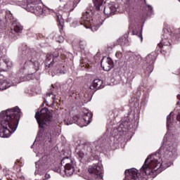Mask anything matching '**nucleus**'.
Segmentation results:
<instances>
[{
  "label": "nucleus",
  "mask_w": 180,
  "mask_h": 180,
  "mask_svg": "<svg viewBox=\"0 0 180 180\" xmlns=\"http://www.w3.org/2000/svg\"><path fill=\"white\" fill-rule=\"evenodd\" d=\"M161 167L162 159L160 158V154L150 155L141 167L139 174L136 168L126 170L124 180H148V178H155V171Z\"/></svg>",
  "instance_id": "nucleus-1"
},
{
  "label": "nucleus",
  "mask_w": 180,
  "mask_h": 180,
  "mask_svg": "<svg viewBox=\"0 0 180 180\" xmlns=\"http://www.w3.org/2000/svg\"><path fill=\"white\" fill-rule=\"evenodd\" d=\"M20 120V109L15 107L0 112V137L8 138L16 131Z\"/></svg>",
  "instance_id": "nucleus-2"
},
{
  "label": "nucleus",
  "mask_w": 180,
  "mask_h": 180,
  "mask_svg": "<svg viewBox=\"0 0 180 180\" xmlns=\"http://www.w3.org/2000/svg\"><path fill=\"white\" fill-rule=\"evenodd\" d=\"M25 60L24 64L20 67L19 70V74H25V77H16L15 75H11L7 80L10 86H15L20 82V81H30L33 79V73L40 70V63L38 60H33L30 53H27L25 56Z\"/></svg>",
  "instance_id": "nucleus-3"
},
{
  "label": "nucleus",
  "mask_w": 180,
  "mask_h": 180,
  "mask_svg": "<svg viewBox=\"0 0 180 180\" xmlns=\"http://www.w3.org/2000/svg\"><path fill=\"white\" fill-rule=\"evenodd\" d=\"M94 16V11L92 10L83 13L81 20H75L72 22V27H77L79 25H83L86 29H91L92 32H96L101 26H102V21L101 18H95Z\"/></svg>",
  "instance_id": "nucleus-4"
},
{
  "label": "nucleus",
  "mask_w": 180,
  "mask_h": 180,
  "mask_svg": "<svg viewBox=\"0 0 180 180\" xmlns=\"http://www.w3.org/2000/svg\"><path fill=\"white\" fill-rule=\"evenodd\" d=\"M75 153L80 161H87L91 157H94L96 151V143H82L80 140L77 141Z\"/></svg>",
  "instance_id": "nucleus-5"
},
{
  "label": "nucleus",
  "mask_w": 180,
  "mask_h": 180,
  "mask_svg": "<svg viewBox=\"0 0 180 180\" xmlns=\"http://www.w3.org/2000/svg\"><path fill=\"white\" fill-rule=\"evenodd\" d=\"M8 22L12 23V28L15 33H22L23 26L20 25V22H18V20L13 18L12 13H11L9 10L6 11L5 17L0 16V32H2V30L6 27Z\"/></svg>",
  "instance_id": "nucleus-6"
},
{
  "label": "nucleus",
  "mask_w": 180,
  "mask_h": 180,
  "mask_svg": "<svg viewBox=\"0 0 180 180\" xmlns=\"http://www.w3.org/2000/svg\"><path fill=\"white\" fill-rule=\"evenodd\" d=\"M53 116L47 108H44L35 114V119L39 124V129H44L50 124Z\"/></svg>",
  "instance_id": "nucleus-7"
},
{
  "label": "nucleus",
  "mask_w": 180,
  "mask_h": 180,
  "mask_svg": "<svg viewBox=\"0 0 180 180\" xmlns=\"http://www.w3.org/2000/svg\"><path fill=\"white\" fill-rule=\"evenodd\" d=\"M163 32L164 34L162 37V41L158 46L160 48L161 53L165 54V53H168L171 50L169 39H172V36H175V33L171 32V29L169 28H165Z\"/></svg>",
  "instance_id": "nucleus-8"
},
{
  "label": "nucleus",
  "mask_w": 180,
  "mask_h": 180,
  "mask_svg": "<svg viewBox=\"0 0 180 180\" xmlns=\"http://www.w3.org/2000/svg\"><path fill=\"white\" fill-rule=\"evenodd\" d=\"M65 164V165H64ZM60 165H63V167H58L57 169V172L60 174V175L66 176H71L72 174H74V172L75 171V169L74 168V166L72 165V160H71V158L66 157L64 158L61 162Z\"/></svg>",
  "instance_id": "nucleus-9"
},
{
  "label": "nucleus",
  "mask_w": 180,
  "mask_h": 180,
  "mask_svg": "<svg viewBox=\"0 0 180 180\" xmlns=\"http://www.w3.org/2000/svg\"><path fill=\"white\" fill-rule=\"evenodd\" d=\"M94 4L96 11H103L105 15H115V12L117 11V6L115 3L109 4L108 6H105V0H94Z\"/></svg>",
  "instance_id": "nucleus-10"
},
{
  "label": "nucleus",
  "mask_w": 180,
  "mask_h": 180,
  "mask_svg": "<svg viewBox=\"0 0 180 180\" xmlns=\"http://www.w3.org/2000/svg\"><path fill=\"white\" fill-rule=\"evenodd\" d=\"M81 115L83 119L82 121H81V119L77 115L73 117V120H75V123H77L79 127H85V126L89 124L92 120V112L88 109L83 108Z\"/></svg>",
  "instance_id": "nucleus-11"
},
{
  "label": "nucleus",
  "mask_w": 180,
  "mask_h": 180,
  "mask_svg": "<svg viewBox=\"0 0 180 180\" xmlns=\"http://www.w3.org/2000/svg\"><path fill=\"white\" fill-rule=\"evenodd\" d=\"M88 172L91 174L93 179L101 180L103 179V167L102 162H98L89 166Z\"/></svg>",
  "instance_id": "nucleus-12"
},
{
  "label": "nucleus",
  "mask_w": 180,
  "mask_h": 180,
  "mask_svg": "<svg viewBox=\"0 0 180 180\" xmlns=\"http://www.w3.org/2000/svg\"><path fill=\"white\" fill-rule=\"evenodd\" d=\"M130 130V122L124 121L121 123L117 128L112 129L111 134L113 139L119 140L123 134H126Z\"/></svg>",
  "instance_id": "nucleus-13"
},
{
  "label": "nucleus",
  "mask_w": 180,
  "mask_h": 180,
  "mask_svg": "<svg viewBox=\"0 0 180 180\" xmlns=\"http://www.w3.org/2000/svg\"><path fill=\"white\" fill-rule=\"evenodd\" d=\"M47 158V155H44L35 163V174H39V175H44L46 174V171L49 169Z\"/></svg>",
  "instance_id": "nucleus-14"
},
{
  "label": "nucleus",
  "mask_w": 180,
  "mask_h": 180,
  "mask_svg": "<svg viewBox=\"0 0 180 180\" xmlns=\"http://www.w3.org/2000/svg\"><path fill=\"white\" fill-rule=\"evenodd\" d=\"M27 4V9L30 12L34 13L38 12L39 15L43 13V8L40 6H36L37 4H40V0H25Z\"/></svg>",
  "instance_id": "nucleus-15"
},
{
  "label": "nucleus",
  "mask_w": 180,
  "mask_h": 180,
  "mask_svg": "<svg viewBox=\"0 0 180 180\" xmlns=\"http://www.w3.org/2000/svg\"><path fill=\"white\" fill-rule=\"evenodd\" d=\"M155 58H157V53L155 52H152L146 57V61L147 64L149 65V67L147 68V71H148V72H153Z\"/></svg>",
  "instance_id": "nucleus-16"
},
{
  "label": "nucleus",
  "mask_w": 180,
  "mask_h": 180,
  "mask_svg": "<svg viewBox=\"0 0 180 180\" xmlns=\"http://www.w3.org/2000/svg\"><path fill=\"white\" fill-rule=\"evenodd\" d=\"M101 65L104 71H110L113 68V61L110 58L104 57L101 60Z\"/></svg>",
  "instance_id": "nucleus-17"
},
{
  "label": "nucleus",
  "mask_w": 180,
  "mask_h": 180,
  "mask_svg": "<svg viewBox=\"0 0 180 180\" xmlns=\"http://www.w3.org/2000/svg\"><path fill=\"white\" fill-rule=\"evenodd\" d=\"M165 153L166 155H173L174 153L176 151V143L174 142H169L167 145L165 146Z\"/></svg>",
  "instance_id": "nucleus-18"
},
{
  "label": "nucleus",
  "mask_w": 180,
  "mask_h": 180,
  "mask_svg": "<svg viewBox=\"0 0 180 180\" xmlns=\"http://www.w3.org/2000/svg\"><path fill=\"white\" fill-rule=\"evenodd\" d=\"M59 54H60V50L56 51L55 52H53V54H51V53L47 54L46 60H45L46 67H47V65L49 67H51V65H53V61H54V58H57V57H58Z\"/></svg>",
  "instance_id": "nucleus-19"
},
{
  "label": "nucleus",
  "mask_w": 180,
  "mask_h": 180,
  "mask_svg": "<svg viewBox=\"0 0 180 180\" xmlns=\"http://www.w3.org/2000/svg\"><path fill=\"white\" fill-rule=\"evenodd\" d=\"M105 85L103 81L101 79H96L93 81L92 85L90 86L89 89L94 91V89H102Z\"/></svg>",
  "instance_id": "nucleus-20"
},
{
  "label": "nucleus",
  "mask_w": 180,
  "mask_h": 180,
  "mask_svg": "<svg viewBox=\"0 0 180 180\" xmlns=\"http://www.w3.org/2000/svg\"><path fill=\"white\" fill-rule=\"evenodd\" d=\"M11 85L6 79H0V91H5L10 88Z\"/></svg>",
  "instance_id": "nucleus-21"
},
{
  "label": "nucleus",
  "mask_w": 180,
  "mask_h": 180,
  "mask_svg": "<svg viewBox=\"0 0 180 180\" xmlns=\"http://www.w3.org/2000/svg\"><path fill=\"white\" fill-rule=\"evenodd\" d=\"M173 112H170L169 115L167 117V127L169 129L171 124L174 123V116L172 115Z\"/></svg>",
  "instance_id": "nucleus-22"
},
{
  "label": "nucleus",
  "mask_w": 180,
  "mask_h": 180,
  "mask_svg": "<svg viewBox=\"0 0 180 180\" xmlns=\"http://www.w3.org/2000/svg\"><path fill=\"white\" fill-rule=\"evenodd\" d=\"M74 9L71 8V5L70 4H66L65 5H64L63 12H71Z\"/></svg>",
  "instance_id": "nucleus-23"
},
{
  "label": "nucleus",
  "mask_w": 180,
  "mask_h": 180,
  "mask_svg": "<svg viewBox=\"0 0 180 180\" xmlns=\"http://www.w3.org/2000/svg\"><path fill=\"white\" fill-rule=\"evenodd\" d=\"M3 65H6V67L11 68L12 67V61L9 60L8 58L3 60Z\"/></svg>",
  "instance_id": "nucleus-24"
},
{
  "label": "nucleus",
  "mask_w": 180,
  "mask_h": 180,
  "mask_svg": "<svg viewBox=\"0 0 180 180\" xmlns=\"http://www.w3.org/2000/svg\"><path fill=\"white\" fill-rule=\"evenodd\" d=\"M67 72V70H62L60 68H58L56 70H55V74H56V75H63V74H65Z\"/></svg>",
  "instance_id": "nucleus-25"
},
{
  "label": "nucleus",
  "mask_w": 180,
  "mask_h": 180,
  "mask_svg": "<svg viewBox=\"0 0 180 180\" xmlns=\"http://www.w3.org/2000/svg\"><path fill=\"white\" fill-rule=\"evenodd\" d=\"M58 21L59 22V25L63 27V25H64V20H63V15H57Z\"/></svg>",
  "instance_id": "nucleus-26"
},
{
  "label": "nucleus",
  "mask_w": 180,
  "mask_h": 180,
  "mask_svg": "<svg viewBox=\"0 0 180 180\" xmlns=\"http://www.w3.org/2000/svg\"><path fill=\"white\" fill-rule=\"evenodd\" d=\"M133 34H136V36H138L139 39H141V41H143V35L141 34V32L136 33L134 31H132Z\"/></svg>",
  "instance_id": "nucleus-27"
},
{
  "label": "nucleus",
  "mask_w": 180,
  "mask_h": 180,
  "mask_svg": "<svg viewBox=\"0 0 180 180\" xmlns=\"http://www.w3.org/2000/svg\"><path fill=\"white\" fill-rule=\"evenodd\" d=\"M148 8L149 12L150 13L151 15H154V10L153 8V6L150 4H146Z\"/></svg>",
  "instance_id": "nucleus-28"
},
{
  "label": "nucleus",
  "mask_w": 180,
  "mask_h": 180,
  "mask_svg": "<svg viewBox=\"0 0 180 180\" xmlns=\"http://www.w3.org/2000/svg\"><path fill=\"white\" fill-rule=\"evenodd\" d=\"M86 43L84 41H79V46L82 50L85 49Z\"/></svg>",
  "instance_id": "nucleus-29"
},
{
  "label": "nucleus",
  "mask_w": 180,
  "mask_h": 180,
  "mask_svg": "<svg viewBox=\"0 0 180 180\" xmlns=\"http://www.w3.org/2000/svg\"><path fill=\"white\" fill-rule=\"evenodd\" d=\"M46 141H48L49 143L51 142V134L50 133L46 134Z\"/></svg>",
  "instance_id": "nucleus-30"
},
{
  "label": "nucleus",
  "mask_w": 180,
  "mask_h": 180,
  "mask_svg": "<svg viewBox=\"0 0 180 180\" xmlns=\"http://www.w3.org/2000/svg\"><path fill=\"white\" fill-rule=\"evenodd\" d=\"M59 39L60 40H56V41H58V43H63L64 41V37H63V36H59Z\"/></svg>",
  "instance_id": "nucleus-31"
},
{
  "label": "nucleus",
  "mask_w": 180,
  "mask_h": 180,
  "mask_svg": "<svg viewBox=\"0 0 180 180\" xmlns=\"http://www.w3.org/2000/svg\"><path fill=\"white\" fill-rule=\"evenodd\" d=\"M115 56H116V58H122V53H120V52H117L116 53V54H115Z\"/></svg>",
  "instance_id": "nucleus-32"
},
{
  "label": "nucleus",
  "mask_w": 180,
  "mask_h": 180,
  "mask_svg": "<svg viewBox=\"0 0 180 180\" xmlns=\"http://www.w3.org/2000/svg\"><path fill=\"white\" fill-rule=\"evenodd\" d=\"M176 120L178 122H180V114H178L177 116H176Z\"/></svg>",
  "instance_id": "nucleus-33"
},
{
  "label": "nucleus",
  "mask_w": 180,
  "mask_h": 180,
  "mask_svg": "<svg viewBox=\"0 0 180 180\" xmlns=\"http://www.w3.org/2000/svg\"><path fill=\"white\" fill-rule=\"evenodd\" d=\"M120 40H124V43H127V39L126 38H122Z\"/></svg>",
  "instance_id": "nucleus-34"
},
{
  "label": "nucleus",
  "mask_w": 180,
  "mask_h": 180,
  "mask_svg": "<svg viewBox=\"0 0 180 180\" xmlns=\"http://www.w3.org/2000/svg\"><path fill=\"white\" fill-rule=\"evenodd\" d=\"M97 58H98V55H96V56H94V60H96V63H98V60H96Z\"/></svg>",
  "instance_id": "nucleus-35"
},
{
  "label": "nucleus",
  "mask_w": 180,
  "mask_h": 180,
  "mask_svg": "<svg viewBox=\"0 0 180 180\" xmlns=\"http://www.w3.org/2000/svg\"><path fill=\"white\" fill-rule=\"evenodd\" d=\"M65 124H67L68 126L69 125V124H72V122H70V123H67V122L65 120Z\"/></svg>",
  "instance_id": "nucleus-36"
},
{
  "label": "nucleus",
  "mask_w": 180,
  "mask_h": 180,
  "mask_svg": "<svg viewBox=\"0 0 180 180\" xmlns=\"http://www.w3.org/2000/svg\"><path fill=\"white\" fill-rule=\"evenodd\" d=\"M47 96H51V94L50 93L47 94Z\"/></svg>",
  "instance_id": "nucleus-37"
},
{
  "label": "nucleus",
  "mask_w": 180,
  "mask_h": 180,
  "mask_svg": "<svg viewBox=\"0 0 180 180\" xmlns=\"http://www.w3.org/2000/svg\"><path fill=\"white\" fill-rule=\"evenodd\" d=\"M1 71H5V69H4V68H3V69H1Z\"/></svg>",
  "instance_id": "nucleus-38"
},
{
  "label": "nucleus",
  "mask_w": 180,
  "mask_h": 180,
  "mask_svg": "<svg viewBox=\"0 0 180 180\" xmlns=\"http://www.w3.org/2000/svg\"><path fill=\"white\" fill-rule=\"evenodd\" d=\"M145 4H146V0H145Z\"/></svg>",
  "instance_id": "nucleus-39"
}]
</instances>
